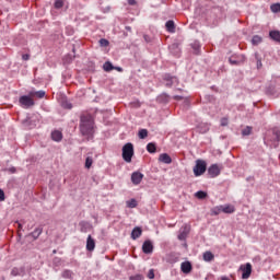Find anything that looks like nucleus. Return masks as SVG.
Instances as JSON below:
<instances>
[{"instance_id": "obj_1", "label": "nucleus", "mask_w": 280, "mask_h": 280, "mask_svg": "<svg viewBox=\"0 0 280 280\" xmlns=\"http://www.w3.org/2000/svg\"><path fill=\"white\" fill-rule=\"evenodd\" d=\"M80 131L83 137H88V139L93 138V135L95 133V121L93 120V116H91V114L81 115Z\"/></svg>"}, {"instance_id": "obj_2", "label": "nucleus", "mask_w": 280, "mask_h": 280, "mask_svg": "<svg viewBox=\"0 0 280 280\" xmlns=\"http://www.w3.org/2000/svg\"><path fill=\"white\" fill-rule=\"evenodd\" d=\"M132 156H135V145L128 142L122 147V159L126 163H132Z\"/></svg>"}, {"instance_id": "obj_3", "label": "nucleus", "mask_w": 280, "mask_h": 280, "mask_svg": "<svg viewBox=\"0 0 280 280\" xmlns=\"http://www.w3.org/2000/svg\"><path fill=\"white\" fill-rule=\"evenodd\" d=\"M195 176H202L207 172V162L203 160H197L196 165L192 168Z\"/></svg>"}, {"instance_id": "obj_4", "label": "nucleus", "mask_w": 280, "mask_h": 280, "mask_svg": "<svg viewBox=\"0 0 280 280\" xmlns=\"http://www.w3.org/2000/svg\"><path fill=\"white\" fill-rule=\"evenodd\" d=\"M19 103L20 106H22V108H32V106H34V100L32 98V96H27V95H23L19 98Z\"/></svg>"}, {"instance_id": "obj_5", "label": "nucleus", "mask_w": 280, "mask_h": 280, "mask_svg": "<svg viewBox=\"0 0 280 280\" xmlns=\"http://www.w3.org/2000/svg\"><path fill=\"white\" fill-rule=\"evenodd\" d=\"M240 270L243 271L242 279H249L250 275H253V265H250V262H247L245 265H241Z\"/></svg>"}, {"instance_id": "obj_6", "label": "nucleus", "mask_w": 280, "mask_h": 280, "mask_svg": "<svg viewBox=\"0 0 280 280\" xmlns=\"http://www.w3.org/2000/svg\"><path fill=\"white\" fill-rule=\"evenodd\" d=\"M220 172H222V168L218 164H212L208 168V174H209L210 178H215V177L220 176Z\"/></svg>"}, {"instance_id": "obj_7", "label": "nucleus", "mask_w": 280, "mask_h": 280, "mask_svg": "<svg viewBox=\"0 0 280 280\" xmlns=\"http://www.w3.org/2000/svg\"><path fill=\"white\" fill-rule=\"evenodd\" d=\"M142 252L145 255H150L154 252V245L152 244V241H144V243L142 244Z\"/></svg>"}, {"instance_id": "obj_8", "label": "nucleus", "mask_w": 280, "mask_h": 280, "mask_svg": "<svg viewBox=\"0 0 280 280\" xmlns=\"http://www.w3.org/2000/svg\"><path fill=\"white\" fill-rule=\"evenodd\" d=\"M189 231H190V228L189 225H184L180 231H179V234H178V240L180 242H184V240H187V236L189 235Z\"/></svg>"}, {"instance_id": "obj_9", "label": "nucleus", "mask_w": 280, "mask_h": 280, "mask_svg": "<svg viewBox=\"0 0 280 280\" xmlns=\"http://www.w3.org/2000/svg\"><path fill=\"white\" fill-rule=\"evenodd\" d=\"M142 180H143V174H142V173H140V172H133V173L131 174V183H132L133 185H140Z\"/></svg>"}, {"instance_id": "obj_10", "label": "nucleus", "mask_w": 280, "mask_h": 280, "mask_svg": "<svg viewBox=\"0 0 280 280\" xmlns=\"http://www.w3.org/2000/svg\"><path fill=\"white\" fill-rule=\"evenodd\" d=\"M165 86H174V84H178V79L176 77H172L170 74L164 75Z\"/></svg>"}, {"instance_id": "obj_11", "label": "nucleus", "mask_w": 280, "mask_h": 280, "mask_svg": "<svg viewBox=\"0 0 280 280\" xmlns=\"http://www.w3.org/2000/svg\"><path fill=\"white\" fill-rule=\"evenodd\" d=\"M192 268L194 267L191 266V264L189 261H184L180 265V270H182V272H184V275H189V272H191Z\"/></svg>"}, {"instance_id": "obj_12", "label": "nucleus", "mask_w": 280, "mask_h": 280, "mask_svg": "<svg viewBox=\"0 0 280 280\" xmlns=\"http://www.w3.org/2000/svg\"><path fill=\"white\" fill-rule=\"evenodd\" d=\"M25 275V267H14L12 270H11V276L12 277H23Z\"/></svg>"}, {"instance_id": "obj_13", "label": "nucleus", "mask_w": 280, "mask_h": 280, "mask_svg": "<svg viewBox=\"0 0 280 280\" xmlns=\"http://www.w3.org/2000/svg\"><path fill=\"white\" fill-rule=\"evenodd\" d=\"M197 130H198V132H200L201 135H205V133L209 132V124H207V122H200V124L197 126Z\"/></svg>"}, {"instance_id": "obj_14", "label": "nucleus", "mask_w": 280, "mask_h": 280, "mask_svg": "<svg viewBox=\"0 0 280 280\" xmlns=\"http://www.w3.org/2000/svg\"><path fill=\"white\" fill-rule=\"evenodd\" d=\"M159 161L161 163H165L166 165H170V163H172V158L167 153H162L159 156Z\"/></svg>"}, {"instance_id": "obj_15", "label": "nucleus", "mask_w": 280, "mask_h": 280, "mask_svg": "<svg viewBox=\"0 0 280 280\" xmlns=\"http://www.w3.org/2000/svg\"><path fill=\"white\" fill-rule=\"evenodd\" d=\"M86 250H95V240H93L91 235H89L86 240Z\"/></svg>"}, {"instance_id": "obj_16", "label": "nucleus", "mask_w": 280, "mask_h": 280, "mask_svg": "<svg viewBox=\"0 0 280 280\" xmlns=\"http://www.w3.org/2000/svg\"><path fill=\"white\" fill-rule=\"evenodd\" d=\"M165 27H166L167 32H170V34H174V32H176V25L174 24V21H172V20H168L165 23Z\"/></svg>"}, {"instance_id": "obj_17", "label": "nucleus", "mask_w": 280, "mask_h": 280, "mask_svg": "<svg viewBox=\"0 0 280 280\" xmlns=\"http://www.w3.org/2000/svg\"><path fill=\"white\" fill-rule=\"evenodd\" d=\"M143 230L141 228L137 226L131 232V240H139V236L142 235Z\"/></svg>"}, {"instance_id": "obj_18", "label": "nucleus", "mask_w": 280, "mask_h": 280, "mask_svg": "<svg viewBox=\"0 0 280 280\" xmlns=\"http://www.w3.org/2000/svg\"><path fill=\"white\" fill-rule=\"evenodd\" d=\"M30 97H38L39 100H43V97H45V91L40 90V91H31L28 93Z\"/></svg>"}, {"instance_id": "obj_19", "label": "nucleus", "mask_w": 280, "mask_h": 280, "mask_svg": "<svg viewBox=\"0 0 280 280\" xmlns=\"http://www.w3.org/2000/svg\"><path fill=\"white\" fill-rule=\"evenodd\" d=\"M51 139L52 141H62V132L59 130H55L51 132Z\"/></svg>"}, {"instance_id": "obj_20", "label": "nucleus", "mask_w": 280, "mask_h": 280, "mask_svg": "<svg viewBox=\"0 0 280 280\" xmlns=\"http://www.w3.org/2000/svg\"><path fill=\"white\" fill-rule=\"evenodd\" d=\"M245 58L244 56H237L234 57V59L230 58V63L231 65H242V62H244Z\"/></svg>"}, {"instance_id": "obj_21", "label": "nucleus", "mask_w": 280, "mask_h": 280, "mask_svg": "<svg viewBox=\"0 0 280 280\" xmlns=\"http://www.w3.org/2000/svg\"><path fill=\"white\" fill-rule=\"evenodd\" d=\"M269 36L272 40H276V43H280V32L279 31H271L269 33Z\"/></svg>"}, {"instance_id": "obj_22", "label": "nucleus", "mask_w": 280, "mask_h": 280, "mask_svg": "<svg viewBox=\"0 0 280 280\" xmlns=\"http://www.w3.org/2000/svg\"><path fill=\"white\" fill-rule=\"evenodd\" d=\"M158 102H160V104H167V102H170V95L161 94L158 96Z\"/></svg>"}, {"instance_id": "obj_23", "label": "nucleus", "mask_w": 280, "mask_h": 280, "mask_svg": "<svg viewBox=\"0 0 280 280\" xmlns=\"http://www.w3.org/2000/svg\"><path fill=\"white\" fill-rule=\"evenodd\" d=\"M215 259V256L211 252L203 253V261H213Z\"/></svg>"}, {"instance_id": "obj_24", "label": "nucleus", "mask_w": 280, "mask_h": 280, "mask_svg": "<svg viewBox=\"0 0 280 280\" xmlns=\"http://www.w3.org/2000/svg\"><path fill=\"white\" fill-rule=\"evenodd\" d=\"M191 48L194 49V54L196 56H200V43L199 42L192 43Z\"/></svg>"}, {"instance_id": "obj_25", "label": "nucleus", "mask_w": 280, "mask_h": 280, "mask_svg": "<svg viewBox=\"0 0 280 280\" xmlns=\"http://www.w3.org/2000/svg\"><path fill=\"white\" fill-rule=\"evenodd\" d=\"M42 234H43V228H37L35 229L34 232L31 233L34 240H38V237H40Z\"/></svg>"}, {"instance_id": "obj_26", "label": "nucleus", "mask_w": 280, "mask_h": 280, "mask_svg": "<svg viewBox=\"0 0 280 280\" xmlns=\"http://www.w3.org/2000/svg\"><path fill=\"white\" fill-rule=\"evenodd\" d=\"M170 51L174 54V56H178L180 52V48H178V44H172L170 46Z\"/></svg>"}, {"instance_id": "obj_27", "label": "nucleus", "mask_w": 280, "mask_h": 280, "mask_svg": "<svg viewBox=\"0 0 280 280\" xmlns=\"http://www.w3.org/2000/svg\"><path fill=\"white\" fill-rule=\"evenodd\" d=\"M221 211L223 213H234L235 208L233 206H222Z\"/></svg>"}, {"instance_id": "obj_28", "label": "nucleus", "mask_w": 280, "mask_h": 280, "mask_svg": "<svg viewBox=\"0 0 280 280\" xmlns=\"http://www.w3.org/2000/svg\"><path fill=\"white\" fill-rule=\"evenodd\" d=\"M272 135L275 137V141H277V143H279V141H280V130H279V127H275L272 129Z\"/></svg>"}, {"instance_id": "obj_29", "label": "nucleus", "mask_w": 280, "mask_h": 280, "mask_svg": "<svg viewBox=\"0 0 280 280\" xmlns=\"http://www.w3.org/2000/svg\"><path fill=\"white\" fill-rule=\"evenodd\" d=\"M147 151L150 152V154H154V152H156V144L154 142H150L147 145Z\"/></svg>"}, {"instance_id": "obj_30", "label": "nucleus", "mask_w": 280, "mask_h": 280, "mask_svg": "<svg viewBox=\"0 0 280 280\" xmlns=\"http://www.w3.org/2000/svg\"><path fill=\"white\" fill-rule=\"evenodd\" d=\"M103 69L104 71H113L115 70V67L113 66V63L110 61H106L104 65H103Z\"/></svg>"}, {"instance_id": "obj_31", "label": "nucleus", "mask_w": 280, "mask_h": 280, "mask_svg": "<svg viewBox=\"0 0 280 280\" xmlns=\"http://www.w3.org/2000/svg\"><path fill=\"white\" fill-rule=\"evenodd\" d=\"M220 213H222V206L212 208L210 215H220Z\"/></svg>"}, {"instance_id": "obj_32", "label": "nucleus", "mask_w": 280, "mask_h": 280, "mask_svg": "<svg viewBox=\"0 0 280 280\" xmlns=\"http://www.w3.org/2000/svg\"><path fill=\"white\" fill-rule=\"evenodd\" d=\"M211 14H213V16H220L222 14V8H220V7L212 8Z\"/></svg>"}, {"instance_id": "obj_33", "label": "nucleus", "mask_w": 280, "mask_h": 280, "mask_svg": "<svg viewBox=\"0 0 280 280\" xmlns=\"http://www.w3.org/2000/svg\"><path fill=\"white\" fill-rule=\"evenodd\" d=\"M255 60H256L257 69H261L264 65L261 63V57L259 56V52H255Z\"/></svg>"}, {"instance_id": "obj_34", "label": "nucleus", "mask_w": 280, "mask_h": 280, "mask_svg": "<svg viewBox=\"0 0 280 280\" xmlns=\"http://www.w3.org/2000/svg\"><path fill=\"white\" fill-rule=\"evenodd\" d=\"M61 276L63 279H71V277H73V271L66 269L62 271Z\"/></svg>"}, {"instance_id": "obj_35", "label": "nucleus", "mask_w": 280, "mask_h": 280, "mask_svg": "<svg viewBox=\"0 0 280 280\" xmlns=\"http://www.w3.org/2000/svg\"><path fill=\"white\" fill-rule=\"evenodd\" d=\"M139 139H148V129H140L138 131Z\"/></svg>"}, {"instance_id": "obj_36", "label": "nucleus", "mask_w": 280, "mask_h": 280, "mask_svg": "<svg viewBox=\"0 0 280 280\" xmlns=\"http://www.w3.org/2000/svg\"><path fill=\"white\" fill-rule=\"evenodd\" d=\"M196 198H198L199 200H205V198L207 197V192L199 190L195 194Z\"/></svg>"}, {"instance_id": "obj_37", "label": "nucleus", "mask_w": 280, "mask_h": 280, "mask_svg": "<svg viewBox=\"0 0 280 280\" xmlns=\"http://www.w3.org/2000/svg\"><path fill=\"white\" fill-rule=\"evenodd\" d=\"M127 207L129 209H135L137 207V199H131V200L127 201Z\"/></svg>"}, {"instance_id": "obj_38", "label": "nucleus", "mask_w": 280, "mask_h": 280, "mask_svg": "<svg viewBox=\"0 0 280 280\" xmlns=\"http://www.w3.org/2000/svg\"><path fill=\"white\" fill-rule=\"evenodd\" d=\"M259 43H261V36L255 35V36L252 38V44H253V45H259Z\"/></svg>"}, {"instance_id": "obj_39", "label": "nucleus", "mask_w": 280, "mask_h": 280, "mask_svg": "<svg viewBox=\"0 0 280 280\" xmlns=\"http://www.w3.org/2000/svg\"><path fill=\"white\" fill-rule=\"evenodd\" d=\"M91 165H93V158L88 156L86 160H85L86 170H91Z\"/></svg>"}, {"instance_id": "obj_40", "label": "nucleus", "mask_w": 280, "mask_h": 280, "mask_svg": "<svg viewBox=\"0 0 280 280\" xmlns=\"http://www.w3.org/2000/svg\"><path fill=\"white\" fill-rule=\"evenodd\" d=\"M98 43H100L101 47H108V45H110V42H108V39H106V38H101L98 40Z\"/></svg>"}, {"instance_id": "obj_41", "label": "nucleus", "mask_w": 280, "mask_h": 280, "mask_svg": "<svg viewBox=\"0 0 280 280\" xmlns=\"http://www.w3.org/2000/svg\"><path fill=\"white\" fill-rule=\"evenodd\" d=\"M252 131H253V128L246 127L245 129L242 130V135L243 137H248V135H250Z\"/></svg>"}, {"instance_id": "obj_42", "label": "nucleus", "mask_w": 280, "mask_h": 280, "mask_svg": "<svg viewBox=\"0 0 280 280\" xmlns=\"http://www.w3.org/2000/svg\"><path fill=\"white\" fill-rule=\"evenodd\" d=\"M62 5H65V2L62 0H56L55 1L56 10H60V8H62Z\"/></svg>"}, {"instance_id": "obj_43", "label": "nucleus", "mask_w": 280, "mask_h": 280, "mask_svg": "<svg viewBox=\"0 0 280 280\" xmlns=\"http://www.w3.org/2000/svg\"><path fill=\"white\" fill-rule=\"evenodd\" d=\"M271 12H279L280 11V3L271 4L270 7Z\"/></svg>"}, {"instance_id": "obj_44", "label": "nucleus", "mask_w": 280, "mask_h": 280, "mask_svg": "<svg viewBox=\"0 0 280 280\" xmlns=\"http://www.w3.org/2000/svg\"><path fill=\"white\" fill-rule=\"evenodd\" d=\"M221 126H229V118H226V117H223V118H221Z\"/></svg>"}, {"instance_id": "obj_45", "label": "nucleus", "mask_w": 280, "mask_h": 280, "mask_svg": "<svg viewBox=\"0 0 280 280\" xmlns=\"http://www.w3.org/2000/svg\"><path fill=\"white\" fill-rule=\"evenodd\" d=\"M3 200H5V192L0 188V202H3Z\"/></svg>"}, {"instance_id": "obj_46", "label": "nucleus", "mask_w": 280, "mask_h": 280, "mask_svg": "<svg viewBox=\"0 0 280 280\" xmlns=\"http://www.w3.org/2000/svg\"><path fill=\"white\" fill-rule=\"evenodd\" d=\"M148 278L149 279H154V269H150L148 272Z\"/></svg>"}, {"instance_id": "obj_47", "label": "nucleus", "mask_w": 280, "mask_h": 280, "mask_svg": "<svg viewBox=\"0 0 280 280\" xmlns=\"http://www.w3.org/2000/svg\"><path fill=\"white\" fill-rule=\"evenodd\" d=\"M130 279L131 280H143V276L138 275V276L131 277Z\"/></svg>"}, {"instance_id": "obj_48", "label": "nucleus", "mask_w": 280, "mask_h": 280, "mask_svg": "<svg viewBox=\"0 0 280 280\" xmlns=\"http://www.w3.org/2000/svg\"><path fill=\"white\" fill-rule=\"evenodd\" d=\"M63 108L71 109L73 108V106L71 105V103H63Z\"/></svg>"}, {"instance_id": "obj_49", "label": "nucleus", "mask_w": 280, "mask_h": 280, "mask_svg": "<svg viewBox=\"0 0 280 280\" xmlns=\"http://www.w3.org/2000/svg\"><path fill=\"white\" fill-rule=\"evenodd\" d=\"M143 38H144L145 43H151V40H152V38H150L149 35H144Z\"/></svg>"}, {"instance_id": "obj_50", "label": "nucleus", "mask_w": 280, "mask_h": 280, "mask_svg": "<svg viewBox=\"0 0 280 280\" xmlns=\"http://www.w3.org/2000/svg\"><path fill=\"white\" fill-rule=\"evenodd\" d=\"M129 5H137V0H128Z\"/></svg>"}, {"instance_id": "obj_51", "label": "nucleus", "mask_w": 280, "mask_h": 280, "mask_svg": "<svg viewBox=\"0 0 280 280\" xmlns=\"http://www.w3.org/2000/svg\"><path fill=\"white\" fill-rule=\"evenodd\" d=\"M9 172H11V174H15L16 173V168L15 167H11V168H9Z\"/></svg>"}, {"instance_id": "obj_52", "label": "nucleus", "mask_w": 280, "mask_h": 280, "mask_svg": "<svg viewBox=\"0 0 280 280\" xmlns=\"http://www.w3.org/2000/svg\"><path fill=\"white\" fill-rule=\"evenodd\" d=\"M22 59H23V60H30V55H23V56H22Z\"/></svg>"}, {"instance_id": "obj_53", "label": "nucleus", "mask_w": 280, "mask_h": 280, "mask_svg": "<svg viewBox=\"0 0 280 280\" xmlns=\"http://www.w3.org/2000/svg\"><path fill=\"white\" fill-rule=\"evenodd\" d=\"M174 100L180 101V100H183V96L176 95V96H174Z\"/></svg>"}, {"instance_id": "obj_54", "label": "nucleus", "mask_w": 280, "mask_h": 280, "mask_svg": "<svg viewBox=\"0 0 280 280\" xmlns=\"http://www.w3.org/2000/svg\"><path fill=\"white\" fill-rule=\"evenodd\" d=\"M178 261V257H175L173 260H171L172 264H176Z\"/></svg>"}, {"instance_id": "obj_55", "label": "nucleus", "mask_w": 280, "mask_h": 280, "mask_svg": "<svg viewBox=\"0 0 280 280\" xmlns=\"http://www.w3.org/2000/svg\"><path fill=\"white\" fill-rule=\"evenodd\" d=\"M114 69H116V71H124V69H121L120 67H114Z\"/></svg>"}, {"instance_id": "obj_56", "label": "nucleus", "mask_w": 280, "mask_h": 280, "mask_svg": "<svg viewBox=\"0 0 280 280\" xmlns=\"http://www.w3.org/2000/svg\"><path fill=\"white\" fill-rule=\"evenodd\" d=\"M18 229H20V231H21V229H23V224L18 223Z\"/></svg>"}, {"instance_id": "obj_57", "label": "nucleus", "mask_w": 280, "mask_h": 280, "mask_svg": "<svg viewBox=\"0 0 280 280\" xmlns=\"http://www.w3.org/2000/svg\"><path fill=\"white\" fill-rule=\"evenodd\" d=\"M126 30H127L128 32H130L131 28H130V26H126Z\"/></svg>"}, {"instance_id": "obj_58", "label": "nucleus", "mask_w": 280, "mask_h": 280, "mask_svg": "<svg viewBox=\"0 0 280 280\" xmlns=\"http://www.w3.org/2000/svg\"><path fill=\"white\" fill-rule=\"evenodd\" d=\"M68 58H70V60H71V56L70 55H68Z\"/></svg>"}]
</instances>
